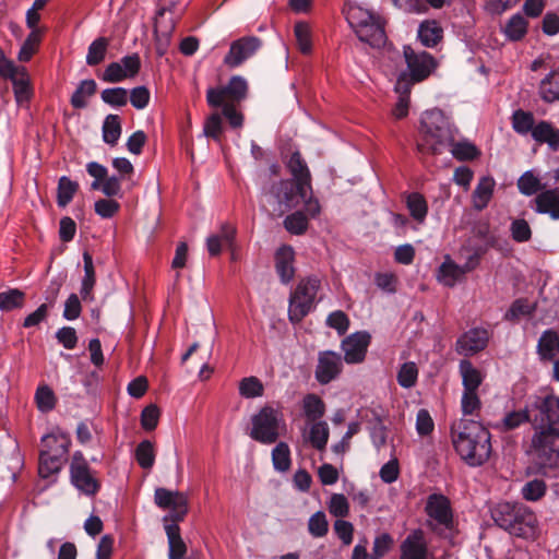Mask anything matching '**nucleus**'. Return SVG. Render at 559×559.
Returning <instances> with one entry per match:
<instances>
[{"instance_id": "1", "label": "nucleus", "mask_w": 559, "mask_h": 559, "mask_svg": "<svg viewBox=\"0 0 559 559\" xmlns=\"http://www.w3.org/2000/svg\"><path fill=\"white\" fill-rule=\"evenodd\" d=\"M287 168L293 180H281L272 185L264 194L266 211L274 217H281L302 202L307 214L316 217L321 207L319 201L312 198L311 174L300 152L292 153Z\"/></svg>"}, {"instance_id": "2", "label": "nucleus", "mask_w": 559, "mask_h": 559, "mask_svg": "<svg viewBox=\"0 0 559 559\" xmlns=\"http://www.w3.org/2000/svg\"><path fill=\"white\" fill-rule=\"evenodd\" d=\"M419 133L417 148L421 153L441 154L451 147L452 155L460 160L474 159L479 154L477 147L469 142H454L456 129L440 109L423 114Z\"/></svg>"}, {"instance_id": "3", "label": "nucleus", "mask_w": 559, "mask_h": 559, "mask_svg": "<svg viewBox=\"0 0 559 559\" xmlns=\"http://www.w3.org/2000/svg\"><path fill=\"white\" fill-rule=\"evenodd\" d=\"M451 431L454 449L466 464L480 466L489 459L490 432L480 423L462 419Z\"/></svg>"}, {"instance_id": "4", "label": "nucleus", "mask_w": 559, "mask_h": 559, "mask_svg": "<svg viewBox=\"0 0 559 559\" xmlns=\"http://www.w3.org/2000/svg\"><path fill=\"white\" fill-rule=\"evenodd\" d=\"M534 435L531 452L542 467H559V419L543 420V416L533 417Z\"/></svg>"}, {"instance_id": "5", "label": "nucleus", "mask_w": 559, "mask_h": 559, "mask_svg": "<svg viewBox=\"0 0 559 559\" xmlns=\"http://www.w3.org/2000/svg\"><path fill=\"white\" fill-rule=\"evenodd\" d=\"M43 449L39 453V475L44 478L57 474L67 462L71 440L63 432L50 433L41 438Z\"/></svg>"}, {"instance_id": "6", "label": "nucleus", "mask_w": 559, "mask_h": 559, "mask_svg": "<svg viewBox=\"0 0 559 559\" xmlns=\"http://www.w3.org/2000/svg\"><path fill=\"white\" fill-rule=\"evenodd\" d=\"M347 21L361 41L377 48L385 44L384 25L381 19L370 11L353 7L348 11Z\"/></svg>"}, {"instance_id": "7", "label": "nucleus", "mask_w": 559, "mask_h": 559, "mask_svg": "<svg viewBox=\"0 0 559 559\" xmlns=\"http://www.w3.org/2000/svg\"><path fill=\"white\" fill-rule=\"evenodd\" d=\"M425 512L428 515L427 526L437 535L448 538L454 528L450 500L443 495L432 493L428 497Z\"/></svg>"}, {"instance_id": "8", "label": "nucleus", "mask_w": 559, "mask_h": 559, "mask_svg": "<svg viewBox=\"0 0 559 559\" xmlns=\"http://www.w3.org/2000/svg\"><path fill=\"white\" fill-rule=\"evenodd\" d=\"M250 437L263 444H272L280 437V428L284 426L282 415L271 406H264L251 418Z\"/></svg>"}, {"instance_id": "9", "label": "nucleus", "mask_w": 559, "mask_h": 559, "mask_svg": "<svg viewBox=\"0 0 559 559\" xmlns=\"http://www.w3.org/2000/svg\"><path fill=\"white\" fill-rule=\"evenodd\" d=\"M319 284L317 278H307L298 284L289 298L288 316L292 322H299L308 314L317 296Z\"/></svg>"}, {"instance_id": "10", "label": "nucleus", "mask_w": 559, "mask_h": 559, "mask_svg": "<svg viewBox=\"0 0 559 559\" xmlns=\"http://www.w3.org/2000/svg\"><path fill=\"white\" fill-rule=\"evenodd\" d=\"M403 53L408 72L400 75H405L411 86L426 80L437 67L436 59L427 51L416 52L411 46H404Z\"/></svg>"}, {"instance_id": "11", "label": "nucleus", "mask_w": 559, "mask_h": 559, "mask_svg": "<svg viewBox=\"0 0 559 559\" xmlns=\"http://www.w3.org/2000/svg\"><path fill=\"white\" fill-rule=\"evenodd\" d=\"M71 484L86 496H95L99 490L100 484L95 473L91 469L82 452L73 453L70 462Z\"/></svg>"}, {"instance_id": "12", "label": "nucleus", "mask_w": 559, "mask_h": 559, "mask_svg": "<svg viewBox=\"0 0 559 559\" xmlns=\"http://www.w3.org/2000/svg\"><path fill=\"white\" fill-rule=\"evenodd\" d=\"M248 92L247 81L239 75L230 78L228 84L221 88H209L206 100L211 107H221L224 103L238 104L246 98Z\"/></svg>"}, {"instance_id": "13", "label": "nucleus", "mask_w": 559, "mask_h": 559, "mask_svg": "<svg viewBox=\"0 0 559 559\" xmlns=\"http://www.w3.org/2000/svg\"><path fill=\"white\" fill-rule=\"evenodd\" d=\"M154 502L158 508L169 511V516L165 518V521L170 519L175 524L182 521L188 513V496L181 491L156 488Z\"/></svg>"}, {"instance_id": "14", "label": "nucleus", "mask_w": 559, "mask_h": 559, "mask_svg": "<svg viewBox=\"0 0 559 559\" xmlns=\"http://www.w3.org/2000/svg\"><path fill=\"white\" fill-rule=\"evenodd\" d=\"M262 46V40L255 36H245L230 44L224 63L229 68H237L252 57Z\"/></svg>"}, {"instance_id": "15", "label": "nucleus", "mask_w": 559, "mask_h": 559, "mask_svg": "<svg viewBox=\"0 0 559 559\" xmlns=\"http://www.w3.org/2000/svg\"><path fill=\"white\" fill-rule=\"evenodd\" d=\"M343 361L340 354L331 350L319 353L316 368V379L321 384H328L342 371Z\"/></svg>"}, {"instance_id": "16", "label": "nucleus", "mask_w": 559, "mask_h": 559, "mask_svg": "<svg viewBox=\"0 0 559 559\" xmlns=\"http://www.w3.org/2000/svg\"><path fill=\"white\" fill-rule=\"evenodd\" d=\"M489 333L486 329H471L456 341V352L460 355L471 356L487 347Z\"/></svg>"}, {"instance_id": "17", "label": "nucleus", "mask_w": 559, "mask_h": 559, "mask_svg": "<svg viewBox=\"0 0 559 559\" xmlns=\"http://www.w3.org/2000/svg\"><path fill=\"white\" fill-rule=\"evenodd\" d=\"M370 343V335L367 332H356L342 342L344 360L347 364H358L365 359Z\"/></svg>"}, {"instance_id": "18", "label": "nucleus", "mask_w": 559, "mask_h": 559, "mask_svg": "<svg viewBox=\"0 0 559 559\" xmlns=\"http://www.w3.org/2000/svg\"><path fill=\"white\" fill-rule=\"evenodd\" d=\"M400 559H429L428 545L425 533L421 530H414L401 543Z\"/></svg>"}, {"instance_id": "19", "label": "nucleus", "mask_w": 559, "mask_h": 559, "mask_svg": "<svg viewBox=\"0 0 559 559\" xmlns=\"http://www.w3.org/2000/svg\"><path fill=\"white\" fill-rule=\"evenodd\" d=\"M512 524V535L530 538L535 534L537 519L528 508L520 503L516 511V520Z\"/></svg>"}, {"instance_id": "20", "label": "nucleus", "mask_w": 559, "mask_h": 559, "mask_svg": "<svg viewBox=\"0 0 559 559\" xmlns=\"http://www.w3.org/2000/svg\"><path fill=\"white\" fill-rule=\"evenodd\" d=\"M535 211L540 214H549L551 218L559 219V189L542 191L534 200Z\"/></svg>"}, {"instance_id": "21", "label": "nucleus", "mask_w": 559, "mask_h": 559, "mask_svg": "<svg viewBox=\"0 0 559 559\" xmlns=\"http://www.w3.org/2000/svg\"><path fill=\"white\" fill-rule=\"evenodd\" d=\"M294 262V250L292 247L284 246L276 251L275 254V269L284 284L289 283L294 275L295 269Z\"/></svg>"}, {"instance_id": "22", "label": "nucleus", "mask_w": 559, "mask_h": 559, "mask_svg": "<svg viewBox=\"0 0 559 559\" xmlns=\"http://www.w3.org/2000/svg\"><path fill=\"white\" fill-rule=\"evenodd\" d=\"M537 354L542 360H554L559 354V332L554 329L544 331L537 343Z\"/></svg>"}, {"instance_id": "23", "label": "nucleus", "mask_w": 559, "mask_h": 559, "mask_svg": "<svg viewBox=\"0 0 559 559\" xmlns=\"http://www.w3.org/2000/svg\"><path fill=\"white\" fill-rule=\"evenodd\" d=\"M394 91L397 94V102L392 114L396 119H402L408 114L409 94L412 91L409 80L407 81L405 75H399Z\"/></svg>"}, {"instance_id": "24", "label": "nucleus", "mask_w": 559, "mask_h": 559, "mask_svg": "<svg viewBox=\"0 0 559 559\" xmlns=\"http://www.w3.org/2000/svg\"><path fill=\"white\" fill-rule=\"evenodd\" d=\"M532 138L538 143H547L554 151L559 148V129L550 122L542 120L535 124Z\"/></svg>"}, {"instance_id": "25", "label": "nucleus", "mask_w": 559, "mask_h": 559, "mask_svg": "<svg viewBox=\"0 0 559 559\" xmlns=\"http://www.w3.org/2000/svg\"><path fill=\"white\" fill-rule=\"evenodd\" d=\"M532 408H536L538 414L543 416V420L554 421L556 417L559 419V397L535 395L532 399Z\"/></svg>"}, {"instance_id": "26", "label": "nucleus", "mask_w": 559, "mask_h": 559, "mask_svg": "<svg viewBox=\"0 0 559 559\" xmlns=\"http://www.w3.org/2000/svg\"><path fill=\"white\" fill-rule=\"evenodd\" d=\"M169 546V559H183L187 555V545L180 536L178 524L171 523L165 525Z\"/></svg>"}, {"instance_id": "27", "label": "nucleus", "mask_w": 559, "mask_h": 559, "mask_svg": "<svg viewBox=\"0 0 559 559\" xmlns=\"http://www.w3.org/2000/svg\"><path fill=\"white\" fill-rule=\"evenodd\" d=\"M83 262H84V276L81 283V296L85 301H92L94 299L93 288L96 283L95 269L93 264L92 255L85 251L83 253Z\"/></svg>"}, {"instance_id": "28", "label": "nucleus", "mask_w": 559, "mask_h": 559, "mask_svg": "<svg viewBox=\"0 0 559 559\" xmlns=\"http://www.w3.org/2000/svg\"><path fill=\"white\" fill-rule=\"evenodd\" d=\"M520 503H500L493 510V520L498 526L508 531L512 535L513 524L516 520V511Z\"/></svg>"}, {"instance_id": "29", "label": "nucleus", "mask_w": 559, "mask_h": 559, "mask_svg": "<svg viewBox=\"0 0 559 559\" xmlns=\"http://www.w3.org/2000/svg\"><path fill=\"white\" fill-rule=\"evenodd\" d=\"M533 411H536V408H532L531 402L524 409L513 411L506 414L497 427L503 432L516 429L525 423H530L531 420L533 421L531 416Z\"/></svg>"}, {"instance_id": "30", "label": "nucleus", "mask_w": 559, "mask_h": 559, "mask_svg": "<svg viewBox=\"0 0 559 559\" xmlns=\"http://www.w3.org/2000/svg\"><path fill=\"white\" fill-rule=\"evenodd\" d=\"M459 368L464 386L463 392H477V389L483 382V376L480 371L476 369L469 360L466 359L461 360Z\"/></svg>"}, {"instance_id": "31", "label": "nucleus", "mask_w": 559, "mask_h": 559, "mask_svg": "<svg viewBox=\"0 0 559 559\" xmlns=\"http://www.w3.org/2000/svg\"><path fill=\"white\" fill-rule=\"evenodd\" d=\"M464 275L462 266L447 257L439 267L438 280L444 286L453 287Z\"/></svg>"}, {"instance_id": "32", "label": "nucleus", "mask_w": 559, "mask_h": 559, "mask_svg": "<svg viewBox=\"0 0 559 559\" xmlns=\"http://www.w3.org/2000/svg\"><path fill=\"white\" fill-rule=\"evenodd\" d=\"M495 181L492 178L484 177L479 180L473 192V205L476 210L485 209L493 193Z\"/></svg>"}, {"instance_id": "33", "label": "nucleus", "mask_w": 559, "mask_h": 559, "mask_svg": "<svg viewBox=\"0 0 559 559\" xmlns=\"http://www.w3.org/2000/svg\"><path fill=\"white\" fill-rule=\"evenodd\" d=\"M443 31L436 21H425L419 25L418 37L426 47H435L442 39Z\"/></svg>"}, {"instance_id": "34", "label": "nucleus", "mask_w": 559, "mask_h": 559, "mask_svg": "<svg viewBox=\"0 0 559 559\" xmlns=\"http://www.w3.org/2000/svg\"><path fill=\"white\" fill-rule=\"evenodd\" d=\"M25 304V293L19 288H10L0 293V310L12 311L21 309Z\"/></svg>"}, {"instance_id": "35", "label": "nucleus", "mask_w": 559, "mask_h": 559, "mask_svg": "<svg viewBox=\"0 0 559 559\" xmlns=\"http://www.w3.org/2000/svg\"><path fill=\"white\" fill-rule=\"evenodd\" d=\"M539 93L547 103L559 99V71H552L542 80Z\"/></svg>"}, {"instance_id": "36", "label": "nucleus", "mask_w": 559, "mask_h": 559, "mask_svg": "<svg viewBox=\"0 0 559 559\" xmlns=\"http://www.w3.org/2000/svg\"><path fill=\"white\" fill-rule=\"evenodd\" d=\"M96 87V82L92 79L82 81L71 96V105L78 109L86 107L87 98L95 94Z\"/></svg>"}, {"instance_id": "37", "label": "nucleus", "mask_w": 559, "mask_h": 559, "mask_svg": "<svg viewBox=\"0 0 559 559\" xmlns=\"http://www.w3.org/2000/svg\"><path fill=\"white\" fill-rule=\"evenodd\" d=\"M121 135V120L118 115H108L103 123V140L114 146Z\"/></svg>"}, {"instance_id": "38", "label": "nucleus", "mask_w": 559, "mask_h": 559, "mask_svg": "<svg viewBox=\"0 0 559 559\" xmlns=\"http://www.w3.org/2000/svg\"><path fill=\"white\" fill-rule=\"evenodd\" d=\"M79 183L69 177L62 176L58 181L57 203L60 207H66L78 192Z\"/></svg>"}, {"instance_id": "39", "label": "nucleus", "mask_w": 559, "mask_h": 559, "mask_svg": "<svg viewBox=\"0 0 559 559\" xmlns=\"http://www.w3.org/2000/svg\"><path fill=\"white\" fill-rule=\"evenodd\" d=\"M109 47V39L106 37H98L88 46L86 55V63L91 67L97 66L105 60L107 49Z\"/></svg>"}, {"instance_id": "40", "label": "nucleus", "mask_w": 559, "mask_h": 559, "mask_svg": "<svg viewBox=\"0 0 559 559\" xmlns=\"http://www.w3.org/2000/svg\"><path fill=\"white\" fill-rule=\"evenodd\" d=\"M302 408L308 420L317 421L325 413L323 401L316 394H307L302 400Z\"/></svg>"}, {"instance_id": "41", "label": "nucleus", "mask_w": 559, "mask_h": 559, "mask_svg": "<svg viewBox=\"0 0 559 559\" xmlns=\"http://www.w3.org/2000/svg\"><path fill=\"white\" fill-rule=\"evenodd\" d=\"M34 399L37 408L41 413H48L52 411L57 403V397L53 391L47 384L38 385Z\"/></svg>"}, {"instance_id": "42", "label": "nucleus", "mask_w": 559, "mask_h": 559, "mask_svg": "<svg viewBox=\"0 0 559 559\" xmlns=\"http://www.w3.org/2000/svg\"><path fill=\"white\" fill-rule=\"evenodd\" d=\"M503 32L511 40H520L527 32V21L521 14H514L506 24Z\"/></svg>"}, {"instance_id": "43", "label": "nucleus", "mask_w": 559, "mask_h": 559, "mask_svg": "<svg viewBox=\"0 0 559 559\" xmlns=\"http://www.w3.org/2000/svg\"><path fill=\"white\" fill-rule=\"evenodd\" d=\"M535 310V304H531L528 300L520 298L512 302L510 309L504 314V320L518 321L521 317L532 316Z\"/></svg>"}, {"instance_id": "44", "label": "nucleus", "mask_w": 559, "mask_h": 559, "mask_svg": "<svg viewBox=\"0 0 559 559\" xmlns=\"http://www.w3.org/2000/svg\"><path fill=\"white\" fill-rule=\"evenodd\" d=\"M535 119L532 112L522 109L515 110L512 115V128L519 134L533 132Z\"/></svg>"}, {"instance_id": "45", "label": "nucleus", "mask_w": 559, "mask_h": 559, "mask_svg": "<svg viewBox=\"0 0 559 559\" xmlns=\"http://www.w3.org/2000/svg\"><path fill=\"white\" fill-rule=\"evenodd\" d=\"M329 440V427L325 421H316L312 424L309 432V441L313 448L319 451L325 449Z\"/></svg>"}, {"instance_id": "46", "label": "nucleus", "mask_w": 559, "mask_h": 559, "mask_svg": "<svg viewBox=\"0 0 559 559\" xmlns=\"http://www.w3.org/2000/svg\"><path fill=\"white\" fill-rule=\"evenodd\" d=\"M135 459L142 468H152L155 462L154 444L148 440L140 442L135 449Z\"/></svg>"}, {"instance_id": "47", "label": "nucleus", "mask_w": 559, "mask_h": 559, "mask_svg": "<svg viewBox=\"0 0 559 559\" xmlns=\"http://www.w3.org/2000/svg\"><path fill=\"white\" fill-rule=\"evenodd\" d=\"M272 462L274 468L278 472H286L290 467V450L287 443L280 442L272 450Z\"/></svg>"}, {"instance_id": "48", "label": "nucleus", "mask_w": 559, "mask_h": 559, "mask_svg": "<svg viewBox=\"0 0 559 559\" xmlns=\"http://www.w3.org/2000/svg\"><path fill=\"white\" fill-rule=\"evenodd\" d=\"M11 81L13 83V90L16 102H27L31 97V87L29 80L25 72V69H23L20 73L13 76Z\"/></svg>"}, {"instance_id": "49", "label": "nucleus", "mask_w": 559, "mask_h": 559, "mask_svg": "<svg viewBox=\"0 0 559 559\" xmlns=\"http://www.w3.org/2000/svg\"><path fill=\"white\" fill-rule=\"evenodd\" d=\"M263 392V383L257 377H247L239 382V394L246 399L262 396Z\"/></svg>"}, {"instance_id": "50", "label": "nucleus", "mask_w": 559, "mask_h": 559, "mask_svg": "<svg viewBox=\"0 0 559 559\" xmlns=\"http://www.w3.org/2000/svg\"><path fill=\"white\" fill-rule=\"evenodd\" d=\"M407 207L411 215L418 222H423L427 215L428 206L425 198L419 193H411L407 197Z\"/></svg>"}, {"instance_id": "51", "label": "nucleus", "mask_w": 559, "mask_h": 559, "mask_svg": "<svg viewBox=\"0 0 559 559\" xmlns=\"http://www.w3.org/2000/svg\"><path fill=\"white\" fill-rule=\"evenodd\" d=\"M546 484L542 479H533L524 484L521 489L523 498L527 501H537L546 493Z\"/></svg>"}, {"instance_id": "52", "label": "nucleus", "mask_w": 559, "mask_h": 559, "mask_svg": "<svg viewBox=\"0 0 559 559\" xmlns=\"http://www.w3.org/2000/svg\"><path fill=\"white\" fill-rule=\"evenodd\" d=\"M284 227L290 234L302 235L308 228L307 216L302 212L297 211V212L288 215L284 219Z\"/></svg>"}, {"instance_id": "53", "label": "nucleus", "mask_w": 559, "mask_h": 559, "mask_svg": "<svg viewBox=\"0 0 559 559\" xmlns=\"http://www.w3.org/2000/svg\"><path fill=\"white\" fill-rule=\"evenodd\" d=\"M518 188L521 193L533 195L543 189V185L532 171H526L519 178Z\"/></svg>"}, {"instance_id": "54", "label": "nucleus", "mask_w": 559, "mask_h": 559, "mask_svg": "<svg viewBox=\"0 0 559 559\" xmlns=\"http://www.w3.org/2000/svg\"><path fill=\"white\" fill-rule=\"evenodd\" d=\"M418 369L415 362H405L397 373V382L401 386L409 389L417 382Z\"/></svg>"}, {"instance_id": "55", "label": "nucleus", "mask_w": 559, "mask_h": 559, "mask_svg": "<svg viewBox=\"0 0 559 559\" xmlns=\"http://www.w3.org/2000/svg\"><path fill=\"white\" fill-rule=\"evenodd\" d=\"M100 96L104 103L118 107L127 105L129 98L128 91L123 87L106 88Z\"/></svg>"}, {"instance_id": "56", "label": "nucleus", "mask_w": 559, "mask_h": 559, "mask_svg": "<svg viewBox=\"0 0 559 559\" xmlns=\"http://www.w3.org/2000/svg\"><path fill=\"white\" fill-rule=\"evenodd\" d=\"M295 36L302 53H309L312 48L310 27L307 23L298 22L295 25Z\"/></svg>"}, {"instance_id": "57", "label": "nucleus", "mask_w": 559, "mask_h": 559, "mask_svg": "<svg viewBox=\"0 0 559 559\" xmlns=\"http://www.w3.org/2000/svg\"><path fill=\"white\" fill-rule=\"evenodd\" d=\"M39 43L40 36L38 31H32L20 49L19 60L24 62L28 61L35 53Z\"/></svg>"}, {"instance_id": "58", "label": "nucleus", "mask_w": 559, "mask_h": 559, "mask_svg": "<svg viewBox=\"0 0 559 559\" xmlns=\"http://www.w3.org/2000/svg\"><path fill=\"white\" fill-rule=\"evenodd\" d=\"M309 533L314 537H323L329 530L326 516L322 511L312 514L308 522Z\"/></svg>"}, {"instance_id": "59", "label": "nucleus", "mask_w": 559, "mask_h": 559, "mask_svg": "<svg viewBox=\"0 0 559 559\" xmlns=\"http://www.w3.org/2000/svg\"><path fill=\"white\" fill-rule=\"evenodd\" d=\"M329 511L336 518H345L349 512L347 498L342 493H333L329 501Z\"/></svg>"}, {"instance_id": "60", "label": "nucleus", "mask_w": 559, "mask_h": 559, "mask_svg": "<svg viewBox=\"0 0 559 559\" xmlns=\"http://www.w3.org/2000/svg\"><path fill=\"white\" fill-rule=\"evenodd\" d=\"M203 133L206 138L219 141L222 133V118L219 114L214 112L207 117L204 122Z\"/></svg>"}, {"instance_id": "61", "label": "nucleus", "mask_w": 559, "mask_h": 559, "mask_svg": "<svg viewBox=\"0 0 559 559\" xmlns=\"http://www.w3.org/2000/svg\"><path fill=\"white\" fill-rule=\"evenodd\" d=\"M95 213L103 218H111L115 216L119 209L120 204L112 199H100L95 202Z\"/></svg>"}, {"instance_id": "62", "label": "nucleus", "mask_w": 559, "mask_h": 559, "mask_svg": "<svg viewBox=\"0 0 559 559\" xmlns=\"http://www.w3.org/2000/svg\"><path fill=\"white\" fill-rule=\"evenodd\" d=\"M159 408L151 404L146 406L141 413V425L145 430H153L156 428L159 419Z\"/></svg>"}, {"instance_id": "63", "label": "nucleus", "mask_w": 559, "mask_h": 559, "mask_svg": "<svg viewBox=\"0 0 559 559\" xmlns=\"http://www.w3.org/2000/svg\"><path fill=\"white\" fill-rule=\"evenodd\" d=\"M512 238L518 242L528 241L532 237V230L525 219H515L511 224Z\"/></svg>"}, {"instance_id": "64", "label": "nucleus", "mask_w": 559, "mask_h": 559, "mask_svg": "<svg viewBox=\"0 0 559 559\" xmlns=\"http://www.w3.org/2000/svg\"><path fill=\"white\" fill-rule=\"evenodd\" d=\"M326 324L330 328L335 329L340 335H343L348 330L349 320L343 311L337 310L328 317Z\"/></svg>"}]
</instances>
